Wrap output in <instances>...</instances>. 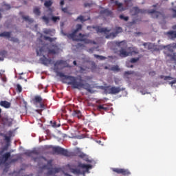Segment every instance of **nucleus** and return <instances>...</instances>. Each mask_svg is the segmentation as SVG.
<instances>
[{
  "mask_svg": "<svg viewBox=\"0 0 176 176\" xmlns=\"http://www.w3.org/2000/svg\"><path fill=\"white\" fill-rule=\"evenodd\" d=\"M53 23H56L58 21L60 20L59 16H53L51 19H50Z\"/></svg>",
  "mask_w": 176,
  "mask_h": 176,
  "instance_id": "nucleus-36",
  "label": "nucleus"
},
{
  "mask_svg": "<svg viewBox=\"0 0 176 176\" xmlns=\"http://www.w3.org/2000/svg\"><path fill=\"white\" fill-rule=\"evenodd\" d=\"M173 30L168 31L166 35L170 40H175L176 38V24L172 27Z\"/></svg>",
  "mask_w": 176,
  "mask_h": 176,
  "instance_id": "nucleus-11",
  "label": "nucleus"
},
{
  "mask_svg": "<svg viewBox=\"0 0 176 176\" xmlns=\"http://www.w3.org/2000/svg\"><path fill=\"white\" fill-rule=\"evenodd\" d=\"M160 78L161 79H164V80H173L172 82H173V84H175L176 83V78H174L170 76H160Z\"/></svg>",
  "mask_w": 176,
  "mask_h": 176,
  "instance_id": "nucleus-22",
  "label": "nucleus"
},
{
  "mask_svg": "<svg viewBox=\"0 0 176 176\" xmlns=\"http://www.w3.org/2000/svg\"><path fill=\"white\" fill-rule=\"evenodd\" d=\"M91 168H92V165L91 164L78 163V168H71V172L77 175H85V173L89 172Z\"/></svg>",
  "mask_w": 176,
  "mask_h": 176,
  "instance_id": "nucleus-3",
  "label": "nucleus"
},
{
  "mask_svg": "<svg viewBox=\"0 0 176 176\" xmlns=\"http://www.w3.org/2000/svg\"><path fill=\"white\" fill-rule=\"evenodd\" d=\"M87 28H93L97 33H104L105 34L111 32V30H108L106 28H101L100 26L87 27Z\"/></svg>",
  "mask_w": 176,
  "mask_h": 176,
  "instance_id": "nucleus-10",
  "label": "nucleus"
},
{
  "mask_svg": "<svg viewBox=\"0 0 176 176\" xmlns=\"http://www.w3.org/2000/svg\"><path fill=\"white\" fill-rule=\"evenodd\" d=\"M19 160V158H14L10 160V162L14 163V162H17Z\"/></svg>",
  "mask_w": 176,
  "mask_h": 176,
  "instance_id": "nucleus-55",
  "label": "nucleus"
},
{
  "mask_svg": "<svg viewBox=\"0 0 176 176\" xmlns=\"http://www.w3.org/2000/svg\"><path fill=\"white\" fill-rule=\"evenodd\" d=\"M4 6H5V9L6 10H10L11 8L10 4H5Z\"/></svg>",
  "mask_w": 176,
  "mask_h": 176,
  "instance_id": "nucleus-56",
  "label": "nucleus"
},
{
  "mask_svg": "<svg viewBox=\"0 0 176 176\" xmlns=\"http://www.w3.org/2000/svg\"><path fill=\"white\" fill-rule=\"evenodd\" d=\"M57 75L60 78H65L66 80H69L71 77V76L65 75V74L62 72H58Z\"/></svg>",
  "mask_w": 176,
  "mask_h": 176,
  "instance_id": "nucleus-28",
  "label": "nucleus"
},
{
  "mask_svg": "<svg viewBox=\"0 0 176 176\" xmlns=\"http://www.w3.org/2000/svg\"><path fill=\"white\" fill-rule=\"evenodd\" d=\"M1 121L3 125H8V126H10L12 124L13 119L8 116H4L1 118Z\"/></svg>",
  "mask_w": 176,
  "mask_h": 176,
  "instance_id": "nucleus-12",
  "label": "nucleus"
},
{
  "mask_svg": "<svg viewBox=\"0 0 176 176\" xmlns=\"http://www.w3.org/2000/svg\"><path fill=\"white\" fill-rule=\"evenodd\" d=\"M25 154H26L27 155L31 156L32 154L38 155L39 153L36 151H30V152H25Z\"/></svg>",
  "mask_w": 176,
  "mask_h": 176,
  "instance_id": "nucleus-37",
  "label": "nucleus"
},
{
  "mask_svg": "<svg viewBox=\"0 0 176 176\" xmlns=\"http://www.w3.org/2000/svg\"><path fill=\"white\" fill-rule=\"evenodd\" d=\"M132 12H133L134 15H137L138 14H146V10H141L138 8V7H133L132 8Z\"/></svg>",
  "mask_w": 176,
  "mask_h": 176,
  "instance_id": "nucleus-15",
  "label": "nucleus"
},
{
  "mask_svg": "<svg viewBox=\"0 0 176 176\" xmlns=\"http://www.w3.org/2000/svg\"><path fill=\"white\" fill-rule=\"evenodd\" d=\"M10 156L11 153L10 152L6 153L4 155H3L2 158L0 160V166L1 164H5L10 157Z\"/></svg>",
  "mask_w": 176,
  "mask_h": 176,
  "instance_id": "nucleus-14",
  "label": "nucleus"
},
{
  "mask_svg": "<svg viewBox=\"0 0 176 176\" xmlns=\"http://www.w3.org/2000/svg\"><path fill=\"white\" fill-rule=\"evenodd\" d=\"M0 106L6 109H9L11 107V103L6 100L0 101Z\"/></svg>",
  "mask_w": 176,
  "mask_h": 176,
  "instance_id": "nucleus-17",
  "label": "nucleus"
},
{
  "mask_svg": "<svg viewBox=\"0 0 176 176\" xmlns=\"http://www.w3.org/2000/svg\"><path fill=\"white\" fill-rule=\"evenodd\" d=\"M84 6H85V8H87V7L91 6V4H89V3H85Z\"/></svg>",
  "mask_w": 176,
  "mask_h": 176,
  "instance_id": "nucleus-60",
  "label": "nucleus"
},
{
  "mask_svg": "<svg viewBox=\"0 0 176 176\" xmlns=\"http://www.w3.org/2000/svg\"><path fill=\"white\" fill-rule=\"evenodd\" d=\"M22 19L25 21L28 22L30 24H32L34 22V20L33 19H30L28 16H22Z\"/></svg>",
  "mask_w": 176,
  "mask_h": 176,
  "instance_id": "nucleus-23",
  "label": "nucleus"
},
{
  "mask_svg": "<svg viewBox=\"0 0 176 176\" xmlns=\"http://www.w3.org/2000/svg\"><path fill=\"white\" fill-rule=\"evenodd\" d=\"M149 75L151 76H155V75H156V72H149Z\"/></svg>",
  "mask_w": 176,
  "mask_h": 176,
  "instance_id": "nucleus-58",
  "label": "nucleus"
},
{
  "mask_svg": "<svg viewBox=\"0 0 176 176\" xmlns=\"http://www.w3.org/2000/svg\"><path fill=\"white\" fill-rule=\"evenodd\" d=\"M101 14H105L106 16H111L112 14V11H109V10H101L100 11Z\"/></svg>",
  "mask_w": 176,
  "mask_h": 176,
  "instance_id": "nucleus-24",
  "label": "nucleus"
},
{
  "mask_svg": "<svg viewBox=\"0 0 176 176\" xmlns=\"http://www.w3.org/2000/svg\"><path fill=\"white\" fill-rule=\"evenodd\" d=\"M69 82L67 85H71L73 89H78L81 90L82 89L87 90L89 93H93V87L89 83H83L82 78H77L74 76H70L69 79Z\"/></svg>",
  "mask_w": 176,
  "mask_h": 176,
  "instance_id": "nucleus-2",
  "label": "nucleus"
},
{
  "mask_svg": "<svg viewBox=\"0 0 176 176\" xmlns=\"http://www.w3.org/2000/svg\"><path fill=\"white\" fill-rule=\"evenodd\" d=\"M44 39L45 41H49L50 42L52 43L53 41H55V38H52L51 37H49V36H44Z\"/></svg>",
  "mask_w": 176,
  "mask_h": 176,
  "instance_id": "nucleus-43",
  "label": "nucleus"
},
{
  "mask_svg": "<svg viewBox=\"0 0 176 176\" xmlns=\"http://www.w3.org/2000/svg\"><path fill=\"white\" fill-rule=\"evenodd\" d=\"M53 5V2L52 0H47V1H45L44 6L45 8H47L48 9L50 8V7Z\"/></svg>",
  "mask_w": 176,
  "mask_h": 176,
  "instance_id": "nucleus-26",
  "label": "nucleus"
},
{
  "mask_svg": "<svg viewBox=\"0 0 176 176\" xmlns=\"http://www.w3.org/2000/svg\"><path fill=\"white\" fill-rule=\"evenodd\" d=\"M90 65H91V72H95L97 69V65H96V63L92 62V63H91Z\"/></svg>",
  "mask_w": 176,
  "mask_h": 176,
  "instance_id": "nucleus-30",
  "label": "nucleus"
},
{
  "mask_svg": "<svg viewBox=\"0 0 176 176\" xmlns=\"http://www.w3.org/2000/svg\"><path fill=\"white\" fill-rule=\"evenodd\" d=\"M10 41H12L14 43H19V40L16 38H14V37L10 38Z\"/></svg>",
  "mask_w": 176,
  "mask_h": 176,
  "instance_id": "nucleus-48",
  "label": "nucleus"
},
{
  "mask_svg": "<svg viewBox=\"0 0 176 176\" xmlns=\"http://www.w3.org/2000/svg\"><path fill=\"white\" fill-rule=\"evenodd\" d=\"M79 36H80L81 38H83L85 37V35L82 34H81V33H80V34H79Z\"/></svg>",
  "mask_w": 176,
  "mask_h": 176,
  "instance_id": "nucleus-62",
  "label": "nucleus"
},
{
  "mask_svg": "<svg viewBox=\"0 0 176 176\" xmlns=\"http://www.w3.org/2000/svg\"><path fill=\"white\" fill-rule=\"evenodd\" d=\"M115 5L118 6V11L122 12L125 10V9L123 7L122 3H119L118 0L115 1Z\"/></svg>",
  "mask_w": 176,
  "mask_h": 176,
  "instance_id": "nucleus-19",
  "label": "nucleus"
},
{
  "mask_svg": "<svg viewBox=\"0 0 176 176\" xmlns=\"http://www.w3.org/2000/svg\"><path fill=\"white\" fill-rule=\"evenodd\" d=\"M167 56L170 58V60L171 61H176V56L174 53L172 54H168Z\"/></svg>",
  "mask_w": 176,
  "mask_h": 176,
  "instance_id": "nucleus-29",
  "label": "nucleus"
},
{
  "mask_svg": "<svg viewBox=\"0 0 176 176\" xmlns=\"http://www.w3.org/2000/svg\"><path fill=\"white\" fill-rule=\"evenodd\" d=\"M58 47L56 45L51 44L50 48H47L46 45L38 47L36 49V52L37 56H43V57L39 59L41 63L44 65H47L52 63V60L51 58H47L45 54H56L58 52Z\"/></svg>",
  "mask_w": 176,
  "mask_h": 176,
  "instance_id": "nucleus-1",
  "label": "nucleus"
},
{
  "mask_svg": "<svg viewBox=\"0 0 176 176\" xmlns=\"http://www.w3.org/2000/svg\"><path fill=\"white\" fill-rule=\"evenodd\" d=\"M82 25L80 24L76 25V30H74V33L77 34L78 32L82 30Z\"/></svg>",
  "mask_w": 176,
  "mask_h": 176,
  "instance_id": "nucleus-33",
  "label": "nucleus"
},
{
  "mask_svg": "<svg viewBox=\"0 0 176 176\" xmlns=\"http://www.w3.org/2000/svg\"><path fill=\"white\" fill-rule=\"evenodd\" d=\"M53 10L52 8H48V10H47V16H42V20L43 22H45V23L46 25H48L50 23V19H51L52 16H54V14H53Z\"/></svg>",
  "mask_w": 176,
  "mask_h": 176,
  "instance_id": "nucleus-9",
  "label": "nucleus"
},
{
  "mask_svg": "<svg viewBox=\"0 0 176 176\" xmlns=\"http://www.w3.org/2000/svg\"><path fill=\"white\" fill-rule=\"evenodd\" d=\"M122 31L123 30L122 28H116L115 32L111 33L110 36L113 37H116L118 35V34L122 32Z\"/></svg>",
  "mask_w": 176,
  "mask_h": 176,
  "instance_id": "nucleus-18",
  "label": "nucleus"
},
{
  "mask_svg": "<svg viewBox=\"0 0 176 176\" xmlns=\"http://www.w3.org/2000/svg\"><path fill=\"white\" fill-rule=\"evenodd\" d=\"M8 52L6 51H1L0 52V60L3 61L6 56Z\"/></svg>",
  "mask_w": 176,
  "mask_h": 176,
  "instance_id": "nucleus-27",
  "label": "nucleus"
},
{
  "mask_svg": "<svg viewBox=\"0 0 176 176\" xmlns=\"http://www.w3.org/2000/svg\"><path fill=\"white\" fill-rule=\"evenodd\" d=\"M76 33L74 31L72 34H67V38L69 39L75 40Z\"/></svg>",
  "mask_w": 176,
  "mask_h": 176,
  "instance_id": "nucleus-32",
  "label": "nucleus"
},
{
  "mask_svg": "<svg viewBox=\"0 0 176 176\" xmlns=\"http://www.w3.org/2000/svg\"><path fill=\"white\" fill-rule=\"evenodd\" d=\"M87 155L83 153H80L79 155H78V157L82 158V159H84Z\"/></svg>",
  "mask_w": 176,
  "mask_h": 176,
  "instance_id": "nucleus-51",
  "label": "nucleus"
},
{
  "mask_svg": "<svg viewBox=\"0 0 176 176\" xmlns=\"http://www.w3.org/2000/svg\"><path fill=\"white\" fill-rule=\"evenodd\" d=\"M61 10L64 12V13H67L68 12V8L67 7L64 8H61Z\"/></svg>",
  "mask_w": 176,
  "mask_h": 176,
  "instance_id": "nucleus-53",
  "label": "nucleus"
},
{
  "mask_svg": "<svg viewBox=\"0 0 176 176\" xmlns=\"http://www.w3.org/2000/svg\"><path fill=\"white\" fill-rule=\"evenodd\" d=\"M43 33L45 34H50L51 33V30H45L43 31Z\"/></svg>",
  "mask_w": 176,
  "mask_h": 176,
  "instance_id": "nucleus-52",
  "label": "nucleus"
},
{
  "mask_svg": "<svg viewBox=\"0 0 176 176\" xmlns=\"http://www.w3.org/2000/svg\"><path fill=\"white\" fill-rule=\"evenodd\" d=\"M11 34H12V32H3V33L0 34V37H4L10 39L11 38Z\"/></svg>",
  "mask_w": 176,
  "mask_h": 176,
  "instance_id": "nucleus-21",
  "label": "nucleus"
},
{
  "mask_svg": "<svg viewBox=\"0 0 176 176\" xmlns=\"http://www.w3.org/2000/svg\"><path fill=\"white\" fill-rule=\"evenodd\" d=\"M5 139H6V140H7V141H9V140H10V138H9V137H7V136L6 137Z\"/></svg>",
  "mask_w": 176,
  "mask_h": 176,
  "instance_id": "nucleus-64",
  "label": "nucleus"
},
{
  "mask_svg": "<svg viewBox=\"0 0 176 176\" xmlns=\"http://www.w3.org/2000/svg\"><path fill=\"white\" fill-rule=\"evenodd\" d=\"M138 60H140V58H133L131 59L130 62L131 63H135L138 62Z\"/></svg>",
  "mask_w": 176,
  "mask_h": 176,
  "instance_id": "nucleus-46",
  "label": "nucleus"
},
{
  "mask_svg": "<svg viewBox=\"0 0 176 176\" xmlns=\"http://www.w3.org/2000/svg\"><path fill=\"white\" fill-rule=\"evenodd\" d=\"M135 74V76H136L137 77H140V78L143 77L142 74H140L139 73H135L133 71L125 72L124 73V76L127 77L128 75H131V74Z\"/></svg>",
  "mask_w": 176,
  "mask_h": 176,
  "instance_id": "nucleus-16",
  "label": "nucleus"
},
{
  "mask_svg": "<svg viewBox=\"0 0 176 176\" xmlns=\"http://www.w3.org/2000/svg\"><path fill=\"white\" fill-rule=\"evenodd\" d=\"M125 88H121L119 87H116V86H108L106 87L104 89V91L108 94H113L116 95L119 94L120 92L124 91Z\"/></svg>",
  "mask_w": 176,
  "mask_h": 176,
  "instance_id": "nucleus-6",
  "label": "nucleus"
},
{
  "mask_svg": "<svg viewBox=\"0 0 176 176\" xmlns=\"http://www.w3.org/2000/svg\"><path fill=\"white\" fill-rule=\"evenodd\" d=\"M60 5L63 7L65 5V0H60Z\"/></svg>",
  "mask_w": 176,
  "mask_h": 176,
  "instance_id": "nucleus-59",
  "label": "nucleus"
},
{
  "mask_svg": "<svg viewBox=\"0 0 176 176\" xmlns=\"http://www.w3.org/2000/svg\"><path fill=\"white\" fill-rule=\"evenodd\" d=\"M22 91H23L22 87L19 84H17L16 85V91L19 93H21V92H22Z\"/></svg>",
  "mask_w": 176,
  "mask_h": 176,
  "instance_id": "nucleus-42",
  "label": "nucleus"
},
{
  "mask_svg": "<svg viewBox=\"0 0 176 176\" xmlns=\"http://www.w3.org/2000/svg\"><path fill=\"white\" fill-rule=\"evenodd\" d=\"M32 102L36 107H39L41 109H45L44 102L41 96H35L32 99Z\"/></svg>",
  "mask_w": 176,
  "mask_h": 176,
  "instance_id": "nucleus-7",
  "label": "nucleus"
},
{
  "mask_svg": "<svg viewBox=\"0 0 176 176\" xmlns=\"http://www.w3.org/2000/svg\"><path fill=\"white\" fill-rule=\"evenodd\" d=\"M146 13L151 14L153 19H157L162 15V12H159L156 10H146Z\"/></svg>",
  "mask_w": 176,
  "mask_h": 176,
  "instance_id": "nucleus-13",
  "label": "nucleus"
},
{
  "mask_svg": "<svg viewBox=\"0 0 176 176\" xmlns=\"http://www.w3.org/2000/svg\"><path fill=\"white\" fill-rule=\"evenodd\" d=\"M129 50L131 51V54H137L140 53V51L137 50V48L135 47H129Z\"/></svg>",
  "mask_w": 176,
  "mask_h": 176,
  "instance_id": "nucleus-31",
  "label": "nucleus"
},
{
  "mask_svg": "<svg viewBox=\"0 0 176 176\" xmlns=\"http://www.w3.org/2000/svg\"><path fill=\"white\" fill-rule=\"evenodd\" d=\"M33 12L36 16H40L41 15V11L39 8H34Z\"/></svg>",
  "mask_w": 176,
  "mask_h": 176,
  "instance_id": "nucleus-35",
  "label": "nucleus"
},
{
  "mask_svg": "<svg viewBox=\"0 0 176 176\" xmlns=\"http://www.w3.org/2000/svg\"><path fill=\"white\" fill-rule=\"evenodd\" d=\"M76 47L77 48H80V47H84V45L82 44V43H78V44L76 45Z\"/></svg>",
  "mask_w": 176,
  "mask_h": 176,
  "instance_id": "nucleus-54",
  "label": "nucleus"
},
{
  "mask_svg": "<svg viewBox=\"0 0 176 176\" xmlns=\"http://www.w3.org/2000/svg\"><path fill=\"white\" fill-rule=\"evenodd\" d=\"M78 41H82V42H84L86 44L91 43V41L89 39H87V38H80Z\"/></svg>",
  "mask_w": 176,
  "mask_h": 176,
  "instance_id": "nucleus-41",
  "label": "nucleus"
},
{
  "mask_svg": "<svg viewBox=\"0 0 176 176\" xmlns=\"http://www.w3.org/2000/svg\"><path fill=\"white\" fill-rule=\"evenodd\" d=\"M53 154L61 155L65 157L73 156V153L68 151L67 149H65L60 146H53L52 147Z\"/></svg>",
  "mask_w": 176,
  "mask_h": 176,
  "instance_id": "nucleus-4",
  "label": "nucleus"
},
{
  "mask_svg": "<svg viewBox=\"0 0 176 176\" xmlns=\"http://www.w3.org/2000/svg\"><path fill=\"white\" fill-rule=\"evenodd\" d=\"M64 63V61L60 60H57L54 66H57V65H63Z\"/></svg>",
  "mask_w": 176,
  "mask_h": 176,
  "instance_id": "nucleus-47",
  "label": "nucleus"
},
{
  "mask_svg": "<svg viewBox=\"0 0 176 176\" xmlns=\"http://www.w3.org/2000/svg\"><path fill=\"white\" fill-rule=\"evenodd\" d=\"M170 10L173 13V18H176V10H174V8H171Z\"/></svg>",
  "mask_w": 176,
  "mask_h": 176,
  "instance_id": "nucleus-49",
  "label": "nucleus"
},
{
  "mask_svg": "<svg viewBox=\"0 0 176 176\" xmlns=\"http://www.w3.org/2000/svg\"><path fill=\"white\" fill-rule=\"evenodd\" d=\"M94 57H95L96 58H98V59H100V60H105V59L107 58L106 57L102 56H100V55L94 54Z\"/></svg>",
  "mask_w": 176,
  "mask_h": 176,
  "instance_id": "nucleus-40",
  "label": "nucleus"
},
{
  "mask_svg": "<svg viewBox=\"0 0 176 176\" xmlns=\"http://www.w3.org/2000/svg\"><path fill=\"white\" fill-rule=\"evenodd\" d=\"M116 45L121 48L120 50V56L121 57H127L130 53L126 52L127 43L126 41L116 42Z\"/></svg>",
  "mask_w": 176,
  "mask_h": 176,
  "instance_id": "nucleus-5",
  "label": "nucleus"
},
{
  "mask_svg": "<svg viewBox=\"0 0 176 176\" xmlns=\"http://www.w3.org/2000/svg\"><path fill=\"white\" fill-rule=\"evenodd\" d=\"M41 158L43 159V160H45V161H47V166H49L50 168L52 167L53 160H47L46 159V157H45L43 156H41Z\"/></svg>",
  "mask_w": 176,
  "mask_h": 176,
  "instance_id": "nucleus-25",
  "label": "nucleus"
},
{
  "mask_svg": "<svg viewBox=\"0 0 176 176\" xmlns=\"http://www.w3.org/2000/svg\"><path fill=\"white\" fill-rule=\"evenodd\" d=\"M78 20L81 22H85L87 21V19H85V17L83 16H79L76 21H78Z\"/></svg>",
  "mask_w": 176,
  "mask_h": 176,
  "instance_id": "nucleus-39",
  "label": "nucleus"
},
{
  "mask_svg": "<svg viewBox=\"0 0 176 176\" xmlns=\"http://www.w3.org/2000/svg\"><path fill=\"white\" fill-rule=\"evenodd\" d=\"M112 71H114V72H119L120 71V67L118 65H116L113 67H111V69Z\"/></svg>",
  "mask_w": 176,
  "mask_h": 176,
  "instance_id": "nucleus-44",
  "label": "nucleus"
},
{
  "mask_svg": "<svg viewBox=\"0 0 176 176\" xmlns=\"http://www.w3.org/2000/svg\"><path fill=\"white\" fill-rule=\"evenodd\" d=\"M120 19L121 20H124L125 21H129V17L128 16H124V15H120Z\"/></svg>",
  "mask_w": 176,
  "mask_h": 176,
  "instance_id": "nucleus-45",
  "label": "nucleus"
},
{
  "mask_svg": "<svg viewBox=\"0 0 176 176\" xmlns=\"http://www.w3.org/2000/svg\"><path fill=\"white\" fill-rule=\"evenodd\" d=\"M168 85H170L171 86V87H173V86L174 85V82L173 81L169 82Z\"/></svg>",
  "mask_w": 176,
  "mask_h": 176,
  "instance_id": "nucleus-61",
  "label": "nucleus"
},
{
  "mask_svg": "<svg viewBox=\"0 0 176 176\" xmlns=\"http://www.w3.org/2000/svg\"><path fill=\"white\" fill-rule=\"evenodd\" d=\"M3 152H4V149H1V150L0 151V155L3 154Z\"/></svg>",
  "mask_w": 176,
  "mask_h": 176,
  "instance_id": "nucleus-63",
  "label": "nucleus"
},
{
  "mask_svg": "<svg viewBox=\"0 0 176 176\" xmlns=\"http://www.w3.org/2000/svg\"><path fill=\"white\" fill-rule=\"evenodd\" d=\"M72 116L77 117L78 119H80L82 116L81 111L78 110H74L72 113Z\"/></svg>",
  "mask_w": 176,
  "mask_h": 176,
  "instance_id": "nucleus-20",
  "label": "nucleus"
},
{
  "mask_svg": "<svg viewBox=\"0 0 176 176\" xmlns=\"http://www.w3.org/2000/svg\"><path fill=\"white\" fill-rule=\"evenodd\" d=\"M50 124L52 125V126L57 128L60 126V124H57L56 122L55 121H50Z\"/></svg>",
  "mask_w": 176,
  "mask_h": 176,
  "instance_id": "nucleus-38",
  "label": "nucleus"
},
{
  "mask_svg": "<svg viewBox=\"0 0 176 176\" xmlns=\"http://www.w3.org/2000/svg\"><path fill=\"white\" fill-rule=\"evenodd\" d=\"M104 106H105L104 104L98 105V106L97 107V109H98V111H101V110L107 111V110H108V107H105Z\"/></svg>",
  "mask_w": 176,
  "mask_h": 176,
  "instance_id": "nucleus-34",
  "label": "nucleus"
},
{
  "mask_svg": "<svg viewBox=\"0 0 176 176\" xmlns=\"http://www.w3.org/2000/svg\"><path fill=\"white\" fill-rule=\"evenodd\" d=\"M54 173H59L61 170V168H53Z\"/></svg>",
  "mask_w": 176,
  "mask_h": 176,
  "instance_id": "nucleus-50",
  "label": "nucleus"
},
{
  "mask_svg": "<svg viewBox=\"0 0 176 176\" xmlns=\"http://www.w3.org/2000/svg\"><path fill=\"white\" fill-rule=\"evenodd\" d=\"M111 170L118 174H122L123 176H129L131 174L129 169L112 168Z\"/></svg>",
  "mask_w": 176,
  "mask_h": 176,
  "instance_id": "nucleus-8",
  "label": "nucleus"
},
{
  "mask_svg": "<svg viewBox=\"0 0 176 176\" xmlns=\"http://www.w3.org/2000/svg\"><path fill=\"white\" fill-rule=\"evenodd\" d=\"M53 173H54L53 168H52L51 170H49L47 172L48 175H52Z\"/></svg>",
  "mask_w": 176,
  "mask_h": 176,
  "instance_id": "nucleus-57",
  "label": "nucleus"
}]
</instances>
